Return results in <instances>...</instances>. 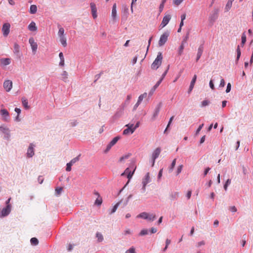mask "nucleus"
<instances>
[{"label":"nucleus","instance_id":"nucleus-1","mask_svg":"<svg viewBox=\"0 0 253 253\" xmlns=\"http://www.w3.org/2000/svg\"><path fill=\"white\" fill-rule=\"evenodd\" d=\"M163 56L161 52H159L156 58L151 65V68L153 70L157 69L161 65Z\"/></svg>","mask_w":253,"mask_h":253},{"label":"nucleus","instance_id":"nucleus-2","mask_svg":"<svg viewBox=\"0 0 253 253\" xmlns=\"http://www.w3.org/2000/svg\"><path fill=\"white\" fill-rule=\"evenodd\" d=\"M0 115L2 121L5 122H9L10 121V115L8 111L6 109L1 108L0 110Z\"/></svg>","mask_w":253,"mask_h":253},{"label":"nucleus","instance_id":"nucleus-3","mask_svg":"<svg viewBox=\"0 0 253 253\" xmlns=\"http://www.w3.org/2000/svg\"><path fill=\"white\" fill-rule=\"evenodd\" d=\"M169 36V33L168 32H166L161 35L158 42L159 46H161L165 44L168 40Z\"/></svg>","mask_w":253,"mask_h":253},{"label":"nucleus","instance_id":"nucleus-4","mask_svg":"<svg viewBox=\"0 0 253 253\" xmlns=\"http://www.w3.org/2000/svg\"><path fill=\"white\" fill-rule=\"evenodd\" d=\"M151 181V178L150 176L149 172H147L145 175V177L142 179V190L143 192H144L146 190V185Z\"/></svg>","mask_w":253,"mask_h":253},{"label":"nucleus","instance_id":"nucleus-5","mask_svg":"<svg viewBox=\"0 0 253 253\" xmlns=\"http://www.w3.org/2000/svg\"><path fill=\"white\" fill-rule=\"evenodd\" d=\"M218 12V11L217 9H214L212 13L210 14L209 20L211 23L212 24L217 19Z\"/></svg>","mask_w":253,"mask_h":253},{"label":"nucleus","instance_id":"nucleus-6","mask_svg":"<svg viewBox=\"0 0 253 253\" xmlns=\"http://www.w3.org/2000/svg\"><path fill=\"white\" fill-rule=\"evenodd\" d=\"M11 206H6L0 211V217L8 215L11 211Z\"/></svg>","mask_w":253,"mask_h":253},{"label":"nucleus","instance_id":"nucleus-7","mask_svg":"<svg viewBox=\"0 0 253 253\" xmlns=\"http://www.w3.org/2000/svg\"><path fill=\"white\" fill-rule=\"evenodd\" d=\"M126 126L127 127V128L124 129L123 131L124 135L132 134L135 131V128H133V124H127Z\"/></svg>","mask_w":253,"mask_h":253},{"label":"nucleus","instance_id":"nucleus-8","mask_svg":"<svg viewBox=\"0 0 253 253\" xmlns=\"http://www.w3.org/2000/svg\"><path fill=\"white\" fill-rule=\"evenodd\" d=\"M161 149L160 148H157L154 151L152 156V166L154 165L155 160L159 157Z\"/></svg>","mask_w":253,"mask_h":253},{"label":"nucleus","instance_id":"nucleus-9","mask_svg":"<svg viewBox=\"0 0 253 253\" xmlns=\"http://www.w3.org/2000/svg\"><path fill=\"white\" fill-rule=\"evenodd\" d=\"M171 19V15L170 14H166L164 17L162 23L160 25L161 28H163L165 27L169 22Z\"/></svg>","mask_w":253,"mask_h":253},{"label":"nucleus","instance_id":"nucleus-10","mask_svg":"<svg viewBox=\"0 0 253 253\" xmlns=\"http://www.w3.org/2000/svg\"><path fill=\"white\" fill-rule=\"evenodd\" d=\"M10 24L8 23H5L3 24L2 26V31L3 33V35L4 37L7 36L9 34L10 31Z\"/></svg>","mask_w":253,"mask_h":253},{"label":"nucleus","instance_id":"nucleus-11","mask_svg":"<svg viewBox=\"0 0 253 253\" xmlns=\"http://www.w3.org/2000/svg\"><path fill=\"white\" fill-rule=\"evenodd\" d=\"M3 87L7 92L10 91L12 87V82L10 80L5 81L3 83Z\"/></svg>","mask_w":253,"mask_h":253},{"label":"nucleus","instance_id":"nucleus-12","mask_svg":"<svg viewBox=\"0 0 253 253\" xmlns=\"http://www.w3.org/2000/svg\"><path fill=\"white\" fill-rule=\"evenodd\" d=\"M29 42L30 44L33 52L35 53L38 48V44L37 42H35L33 38H30L29 39Z\"/></svg>","mask_w":253,"mask_h":253},{"label":"nucleus","instance_id":"nucleus-13","mask_svg":"<svg viewBox=\"0 0 253 253\" xmlns=\"http://www.w3.org/2000/svg\"><path fill=\"white\" fill-rule=\"evenodd\" d=\"M0 131L5 134L7 138L10 136V130L7 126L4 125L0 126Z\"/></svg>","mask_w":253,"mask_h":253},{"label":"nucleus","instance_id":"nucleus-14","mask_svg":"<svg viewBox=\"0 0 253 253\" xmlns=\"http://www.w3.org/2000/svg\"><path fill=\"white\" fill-rule=\"evenodd\" d=\"M34 145L31 143L30 144L27 152V157H32L34 155Z\"/></svg>","mask_w":253,"mask_h":253},{"label":"nucleus","instance_id":"nucleus-15","mask_svg":"<svg viewBox=\"0 0 253 253\" xmlns=\"http://www.w3.org/2000/svg\"><path fill=\"white\" fill-rule=\"evenodd\" d=\"M90 7L91 9V13L92 14V16L94 19H95L97 16V9L96 7L95 4L94 3L91 2L90 4Z\"/></svg>","mask_w":253,"mask_h":253},{"label":"nucleus","instance_id":"nucleus-16","mask_svg":"<svg viewBox=\"0 0 253 253\" xmlns=\"http://www.w3.org/2000/svg\"><path fill=\"white\" fill-rule=\"evenodd\" d=\"M134 170L132 172H131L129 170V168H126L125 169V171L121 174V176H124L125 174H127V177L128 179V180H129L132 177V176L134 173Z\"/></svg>","mask_w":253,"mask_h":253},{"label":"nucleus","instance_id":"nucleus-17","mask_svg":"<svg viewBox=\"0 0 253 253\" xmlns=\"http://www.w3.org/2000/svg\"><path fill=\"white\" fill-rule=\"evenodd\" d=\"M203 50H204L203 46L202 45H200L198 49L197 58L196 59V62H197L199 60V59L201 58V57L202 55L203 52Z\"/></svg>","mask_w":253,"mask_h":253},{"label":"nucleus","instance_id":"nucleus-18","mask_svg":"<svg viewBox=\"0 0 253 253\" xmlns=\"http://www.w3.org/2000/svg\"><path fill=\"white\" fill-rule=\"evenodd\" d=\"M196 79H197V76L196 75H195L191 82V84H190V86H189V88L188 89V93H190L191 92V91L192 90V89L194 86V84L196 82Z\"/></svg>","mask_w":253,"mask_h":253},{"label":"nucleus","instance_id":"nucleus-19","mask_svg":"<svg viewBox=\"0 0 253 253\" xmlns=\"http://www.w3.org/2000/svg\"><path fill=\"white\" fill-rule=\"evenodd\" d=\"M28 29L31 31H36L37 30V27L36 25V23L32 21L28 26Z\"/></svg>","mask_w":253,"mask_h":253},{"label":"nucleus","instance_id":"nucleus-20","mask_svg":"<svg viewBox=\"0 0 253 253\" xmlns=\"http://www.w3.org/2000/svg\"><path fill=\"white\" fill-rule=\"evenodd\" d=\"M0 63L2 65H8L10 63V59L7 58H1L0 59Z\"/></svg>","mask_w":253,"mask_h":253},{"label":"nucleus","instance_id":"nucleus-21","mask_svg":"<svg viewBox=\"0 0 253 253\" xmlns=\"http://www.w3.org/2000/svg\"><path fill=\"white\" fill-rule=\"evenodd\" d=\"M117 6L116 4L114 3L113 5L112 10V17L114 20H115L117 17Z\"/></svg>","mask_w":253,"mask_h":253},{"label":"nucleus","instance_id":"nucleus-22","mask_svg":"<svg viewBox=\"0 0 253 253\" xmlns=\"http://www.w3.org/2000/svg\"><path fill=\"white\" fill-rule=\"evenodd\" d=\"M22 103L26 109H29L30 108V106L28 105V100L25 97L22 98Z\"/></svg>","mask_w":253,"mask_h":253},{"label":"nucleus","instance_id":"nucleus-23","mask_svg":"<svg viewBox=\"0 0 253 253\" xmlns=\"http://www.w3.org/2000/svg\"><path fill=\"white\" fill-rule=\"evenodd\" d=\"M59 41L64 47L67 46L66 38L65 36L59 37Z\"/></svg>","mask_w":253,"mask_h":253},{"label":"nucleus","instance_id":"nucleus-24","mask_svg":"<svg viewBox=\"0 0 253 253\" xmlns=\"http://www.w3.org/2000/svg\"><path fill=\"white\" fill-rule=\"evenodd\" d=\"M59 57L60 59V61L59 62V65L61 66H63L64 65V58L63 54L62 52L59 53Z\"/></svg>","mask_w":253,"mask_h":253},{"label":"nucleus","instance_id":"nucleus-25","mask_svg":"<svg viewBox=\"0 0 253 253\" xmlns=\"http://www.w3.org/2000/svg\"><path fill=\"white\" fill-rule=\"evenodd\" d=\"M37 7L36 5H31L30 8V12L31 14H35L37 12Z\"/></svg>","mask_w":253,"mask_h":253},{"label":"nucleus","instance_id":"nucleus-26","mask_svg":"<svg viewBox=\"0 0 253 253\" xmlns=\"http://www.w3.org/2000/svg\"><path fill=\"white\" fill-rule=\"evenodd\" d=\"M148 216V213H147L146 212H142V213L139 214L137 216V218H142L145 219H146L148 218V216Z\"/></svg>","mask_w":253,"mask_h":253},{"label":"nucleus","instance_id":"nucleus-27","mask_svg":"<svg viewBox=\"0 0 253 253\" xmlns=\"http://www.w3.org/2000/svg\"><path fill=\"white\" fill-rule=\"evenodd\" d=\"M13 52L16 54H18L19 52V45L16 43H15L14 45Z\"/></svg>","mask_w":253,"mask_h":253},{"label":"nucleus","instance_id":"nucleus-28","mask_svg":"<svg viewBox=\"0 0 253 253\" xmlns=\"http://www.w3.org/2000/svg\"><path fill=\"white\" fill-rule=\"evenodd\" d=\"M96 237L97 238V240L99 242H101L103 240V237L102 235L99 232L96 233Z\"/></svg>","mask_w":253,"mask_h":253},{"label":"nucleus","instance_id":"nucleus-29","mask_svg":"<svg viewBox=\"0 0 253 253\" xmlns=\"http://www.w3.org/2000/svg\"><path fill=\"white\" fill-rule=\"evenodd\" d=\"M148 218L147 219L150 221H152L156 219V215L154 214L148 213Z\"/></svg>","mask_w":253,"mask_h":253},{"label":"nucleus","instance_id":"nucleus-30","mask_svg":"<svg viewBox=\"0 0 253 253\" xmlns=\"http://www.w3.org/2000/svg\"><path fill=\"white\" fill-rule=\"evenodd\" d=\"M30 242H31V244L34 246L37 245L39 243L38 240L36 238H35V237L31 238Z\"/></svg>","mask_w":253,"mask_h":253},{"label":"nucleus","instance_id":"nucleus-31","mask_svg":"<svg viewBox=\"0 0 253 253\" xmlns=\"http://www.w3.org/2000/svg\"><path fill=\"white\" fill-rule=\"evenodd\" d=\"M236 52H237L236 60L238 61L239 59V58H240V57L241 56V50H240V48L239 45H238V46L237 47Z\"/></svg>","mask_w":253,"mask_h":253},{"label":"nucleus","instance_id":"nucleus-32","mask_svg":"<svg viewBox=\"0 0 253 253\" xmlns=\"http://www.w3.org/2000/svg\"><path fill=\"white\" fill-rule=\"evenodd\" d=\"M232 3L228 1L226 4L225 7V11H227V12L230 9L231 7H232Z\"/></svg>","mask_w":253,"mask_h":253},{"label":"nucleus","instance_id":"nucleus-33","mask_svg":"<svg viewBox=\"0 0 253 253\" xmlns=\"http://www.w3.org/2000/svg\"><path fill=\"white\" fill-rule=\"evenodd\" d=\"M58 37L65 36V35H64V29L62 27H60L59 29V31H58Z\"/></svg>","mask_w":253,"mask_h":253},{"label":"nucleus","instance_id":"nucleus-34","mask_svg":"<svg viewBox=\"0 0 253 253\" xmlns=\"http://www.w3.org/2000/svg\"><path fill=\"white\" fill-rule=\"evenodd\" d=\"M102 203V198L100 196L97 198L96 200L95 201V204L98 206H100L101 205Z\"/></svg>","mask_w":253,"mask_h":253},{"label":"nucleus","instance_id":"nucleus-35","mask_svg":"<svg viewBox=\"0 0 253 253\" xmlns=\"http://www.w3.org/2000/svg\"><path fill=\"white\" fill-rule=\"evenodd\" d=\"M176 164V159H174L171 164V166L169 168V171L171 172L173 170V168H174Z\"/></svg>","mask_w":253,"mask_h":253},{"label":"nucleus","instance_id":"nucleus-36","mask_svg":"<svg viewBox=\"0 0 253 253\" xmlns=\"http://www.w3.org/2000/svg\"><path fill=\"white\" fill-rule=\"evenodd\" d=\"M68 74L66 71H64L63 72V73L62 74V80L64 82H66L67 79H68Z\"/></svg>","mask_w":253,"mask_h":253},{"label":"nucleus","instance_id":"nucleus-37","mask_svg":"<svg viewBox=\"0 0 253 253\" xmlns=\"http://www.w3.org/2000/svg\"><path fill=\"white\" fill-rule=\"evenodd\" d=\"M120 137L117 136L114 137L113 140L110 142L111 143V145H114L117 141L119 140Z\"/></svg>","mask_w":253,"mask_h":253},{"label":"nucleus","instance_id":"nucleus-38","mask_svg":"<svg viewBox=\"0 0 253 253\" xmlns=\"http://www.w3.org/2000/svg\"><path fill=\"white\" fill-rule=\"evenodd\" d=\"M120 203H121V202H118V203H117V204H116L114 206L113 208L112 209V211H111V212H110V214H112V213H113L115 212L116 211V210H117V208H118V206H119V205L120 204Z\"/></svg>","mask_w":253,"mask_h":253},{"label":"nucleus","instance_id":"nucleus-39","mask_svg":"<svg viewBox=\"0 0 253 253\" xmlns=\"http://www.w3.org/2000/svg\"><path fill=\"white\" fill-rule=\"evenodd\" d=\"M148 230L147 229H142L140 232L139 233V236H144L145 235L148 234Z\"/></svg>","mask_w":253,"mask_h":253},{"label":"nucleus","instance_id":"nucleus-40","mask_svg":"<svg viewBox=\"0 0 253 253\" xmlns=\"http://www.w3.org/2000/svg\"><path fill=\"white\" fill-rule=\"evenodd\" d=\"M241 39H242L241 44H242V46H243L246 42V36L245 34H243L242 35Z\"/></svg>","mask_w":253,"mask_h":253},{"label":"nucleus","instance_id":"nucleus-41","mask_svg":"<svg viewBox=\"0 0 253 253\" xmlns=\"http://www.w3.org/2000/svg\"><path fill=\"white\" fill-rule=\"evenodd\" d=\"M146 96V93H144V94H141L140 95L139 97H138V101L137 102H138L139 103H141V102L142 101V100L143 99V98Z\"/></svg>","mask_w":253,"mask_h":253},{"label":"nucleus","instance_id":"nucleus-42","mask_svg":"<svg viewBox=\"0 0 253 253\" xmlns=\"http://www.w3.org/2000/svg\"><path fill=\"white\" fill-rule=\"evenodd\" d=\"M126 253H135V250L134 248L131 247L128 250L126 251Z\"/></svg>","mask_w":253,"mask_h":253},{"label":"nucleus","instance_id":"nucleus-43","mask_svg":"<svg viewBox=\"0 0 253 253\" xmlns=\"http://www.w3.org/2000/svg\"><path fill=\"white\" fill-rule=\"evenodd\" d=\"M230 183H231V180L229 179H227L224 185V188L225 190H227V187H228V185H229L230 184Z\"/></svg>","mask_w":253,"mask_h":253},{"label":"nucleus","instance_id":"nucleus-44","mask_svg":"<svg viewBox=\"0 0 253 253\" xmlns=\"http://www.w3.org/2000/svg\"><path fill=\"white\" fill-rule=\"evenodd\" d=\"M184 47V45H183V44H181V45L180 46V47L179 48V51H178V53L179 55L182 54Z\"/></svg>","mask_w":253,"mask_h":253},{"label":"nucleus","instance_id":"nucleus-45","mask_svg":"<svg viewBox=\"0 0 253 253\" xmlns=\"http://www.w3.org/2000/svg\"><path fill=\"white\" fill-rule=\"evenodd\" d=\"M159 112V108H156L153 114V119H154L158 115Z\"/></svg>","mask_w":253,"mask_h":253},{"label":"nucleus","instance_id":"nucleus-46","mask_svg":"<svg viewBox=\"0 0 253 253\" xmlns=\"http://www.w3.org/2000/svg\"><path fill=\"white\" fill-rule=\"evenodd\" d=\"M183 0H173V3L176 5H179Z\"/></svg>","mask_w":253,"mask_h":253},{"label":"nucleus","instance_id":"nucleus-47","mask_svg":"<svg viewBox=\"0 0 253 253\" xmlns=\"http://www.w3.org/2000/svg\"><path fill=\"white\" fill-rule=\"evenodd\" d=\"M210 103V101H208V100H204L202 102V107H204V106H207Z\"/></svg>","mask_w":253,"mask_h":253},{"label":"nucleus","instance_id":"nucleus-48","mask_svg":"<svg viewBox=\"0 0 253 253\" xmlns=\"http://www.w3.org/2000/svg\"><path fill=\"white\" fill-rule=\"evenodd\" d=\"M62 187H58V188H57L56 189H55V191H56V193L57 195H59L60 194H61V193L62 192Z\"/></svg>","mask_w":253,"mask_h":253},{"label":"nucleus","instance_id":"nucleus-49","mask_svg":"<svg viewBox=\"0 0 253 253\" xmlns=\"http://www.w3.org/2000/svg\"><path fill=\"white\" fill-rule=\"evenodd\" d=\"M169 69V66H168V67H167V70H166V71L163 74L162 76V77L160 79V80H162V81H163V80L164 79V78H165V77L166 76V75H167V72L168 71Z\"/></svg>","mask_w":253,"mask_h":253},{"label":"nucleus","instance_id":"nucleus-50","mask_svg":"<svg viewBox=\"0 0 253 253\" xmlns=\"http://www.w3.org/2000/svg\"><path fill=\"white\" fill-rule=\"evenodd\" d=\"M173 118H174V116H172V117L170 118L169 121V123H168V126H167V128H166V129H165V132H166V131H167V130L168 128L169 127V126H170V124L171 123V122H172V120H173Z\"/></svg>","mask_w":253,"mask_h":253},{"label":"nucleus","instance_id":"nucleus-51","mask_svg":"<svg viewBox=\"0 0 253 253\" xmlns=\"http://www.w3.org/2000/svg\"><path fill=\"white\" fill-rule=\"evenodd\" d=\"M79 161V158L78 157H76L72 159L69 163L73 165L74 164L76 163L77 161Z\"/></svg>","mask_w":253,"mask_h":253},{"label":"nucleus","instance_id":"nucleus-52","mask_svg":"<svg viewBox=\"0 0 253 253\" xmlns=\"http://www.w3.org/2000/svg\"><path fill=\"white\" fill-rule=\"evenodd\" d=\"M178 196H179L178 192H174L173 194H172L171 195V199H175V198H177L178 197Z\"/></svg>","mask_w":253,"mask_h":253},{"label":"nucleus","instance_id":"nucleus-53","mask_svg":"<svg viewBox=\"0 0 253 253\" xmlns=\"http://www.w3.org/2000/svg\"><path fill=\"white\" fill-rule=\"evenodd\" d=\"M182 168H183V165H180L178 167V168L177 169V174H179L181 172Z\"/></svg>","mask_w":253,"mask_h":253},{"label":"nucleus","instance_id":"nucleus-54","mask_svg":"<svg viewBox=\"0 0 253 253\" xmlns=\"http://www.w3.org/2000/svg\"><path fill=\"white\" fill-rule=\"evenodd\" d=\"M72 165L70 163H68L67 164V167H66V170L67 171H71V166Z\"/></svg>","mask_w":253,"mask_h":253},{"label":"nucleus","instance_id":"nucleus-55","mask_svg":"<svg viewBox=\"0 0 253 253\" xmlns=\"http://www.w3.org/2000/svg\"><path fill=\"white\" fill-rule=\"evenodd\" d=\"M231 85L230 83H228L227 84V88L226 89V92L227 93L229 92L231 90Z\"/></svg>","mask_w":253,"mask_h":253},{"label":"nucleus","instance_id":"nucleus-56","mask_svg":"<svg viewBox=\"0 0 253 253\" xmlns=\"http://www.w3.org/2000/svg\"><path fill=\"white\" fill-rule=\"evenodd\" d=\"M203 126H204V124H202L199 126V127L198 128V129H197L196 132V135H197L199 133V132L200 131V130H201V129L202 128Z\"/></svg>","mask_w":253,"mask_h":253},{"label":"nucleus","instance_id":"nucleus-57","mask_svg":"<svg viewBox=\"0 0 253 253\" xmlns=\"http://www.w3.org/2000/svg\"><path fill=\"white\" fill-rule=\"evenodd\" d=\"M189 34H190V32L188 31L186 33V36H185V37L183 38L184 39V42H187V40H188L189 39Z\"/></svg>","mask_w":253,"mask_h":253},{"label":"nucleus","instance_id":"nucleus-58","mask_svg":"<svg viewBox=\"0 0 253 253\" xmlns=\"http://www.w3.org/2000/svg\"><path fill=\"white\" fill-rule=\"evenodd\" d=\"M229 210L232 212H236L237 211V208L235 207V206H232L229 208Z\"/></svg>","mask_w":253,"mask_h":253},{"label":"nucleus","instance_id":"nucleus-59","mask_svg":"<svg viewBox=\"0 0 253 253\" xmlns=\"http://www.w3.org/2000/svg\"><path fill=\"white\" fill-rule=\"evenodd\" d=\"M225 83L223 79H221L220 83V86L224 87L225 86Z\"/></svg>","mask_w":253,"mask_h":253},{"label":"nucleus","instance_id":"nucleus-60","mask_svg":"<svg viewBox=\"0 0 253 253\" xmlns=\"http://www.w3.org/2000/svg\"><path fill=\"white\" fill-rule=\"evenodd\" d=\"M164 4H165V3H163V2H162L161 4L160 5L159 10H160V12H161L162 11V10H163V8L164 7Z\"/></svg>","mask_w":253,"mask_h":253},{"label":"nucleus","instance_id":"nucleus-61","mask_svg":"<svg viewBox=\"0 0 253 253\" xmlns=\"http://www.w3.org/2000/svg\"><path fill=\"white\" fill-rule=\"evenodd\" d=\"M162 80H160L159 81H158V82L156 83V84L154 86V89H156V88H157L159 85L162 82Z\"/></svg>","mask_w":253,"mask_h":253},{"label":"nucleus","instance_id":"nucleus-62","mask_svg":"<svg viewBox=\"0 0 253 253\" xmlns=\"http://www.w3.org/2000/svg\"><path fill=\"white\" fill-rule=\"evenodd\" d=\"M210 87L212 89H214V84H213L212 80H211L210 82Z\"/></svg>","mask_w":253,"mask_h":253},{"label":"nucleus","instance_id":"nucleus-63","mask_svg":"<svg viewBox=\"0 0 253 253\" xmlns=\"http://www.w3.org/2000/svg\"><path fill=\"white\" fill-rule=\"evenodd\" d=\"M191 194H192V191L191 190H189L188 191L187 195H186V196H187L188 199H189L190 198Z\"/></svg>","mask_w":253,"mask_h":253},{"label":"nucleus","instance_id":"nucleus-64","mask_svg":"<svg viewBox=\"0 0 253 253\" xmlns=\"http://www.w3.org/2000/svg\"><path fill=\"white\" fill-rule=\"evenodd\" d=\"M186 14L185 13H183V14H182L181 15V21H184L185 18H186Z\"/></svg>","mask_w":253,"mask_h":253}]
</instances>
